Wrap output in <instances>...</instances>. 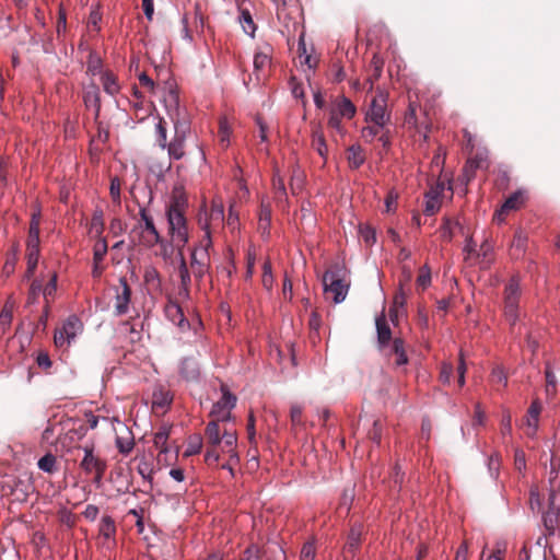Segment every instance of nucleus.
Segmentation results:
<instances>
[{
  "label": "nucleus",
  "mask_w": 560,
  "mask_h": 560,
  "mask_svg": "<svg viewBox=\"0 0 560 560\" xmlns=\"http://www.w3.org/2000/svg\"><path fill=\"white\" fill-rule=\"evenodd\" d=\"M166 107L170 109L172 106L175 107L174 113H170L171 119L174 124L175 135L171 142L167 143L166 149L171 159L180 160L185 155V142L187 135L190 131L189 122L180 118L178 109V95L171 91L167 100Z\"/></svg>",
  "instance_id": "1"
},
{
  "label": "nucleus",
  "mask_w": 560,
  "mask_h": 560,
  "mask_svg": "<svg viewBox=\"0 0 560 560\" xmlns=\"http://www.w3.org/2000/svg\"><path fill=\"white\" fill-rule=\"evenodd\" d=\"M140 220L131 230V234L138 236V243L144 247L152 248L158 244L163 245V240L154 224L152 215L145 208L139 210Z\"/></svg>",
  "instance_id": "2"
},
{
  "label": "nucleus",
  "mask_w": 560,
  "mask_h": 560,
  "mask_svg": "<svg viewBox=\"0 0 560 560\" xmlns=\"http://www.w3.org/2000/svg\"><path fill=\"white\" fill-rule=\"evenodd\" d=\"M168 234L177 252H184L189 241V229L186 215L182 212H167Z\"/></svg>",
  "instance_id": "3"
},
{
  "label": "nucleus",
  "mask_w": 560,
  "mask_h": 560,
  "mask_svg": "<svg viewBox=\"0 0 560 560\" xmlns=\"http://www.w3.org/2000/svg\"><path fill=\"white\" fill-rule=\"evenodd\" d=\"M357 108L354 104L346 96H339L331 104L329 109L328 127L335 129L337 132L342 133L343 127L341 119H351L354 117Z\"/></svg>",
  "instance_id": "4"
},
{
  "label": "nucleus",
  "mask_w": 560,
  "mask_h": 560,
  "mask_svg": "<svg viewBox=\"0 0 560 560\" xmlns=\"http://www.w3.org/2000/svg\"><path fill=\"white\" fill-rule=\"evenodd\" d=\"M339 267L328 269L323 276V285L327 295L331 294L335 303H341L348 293L349 284L341 277Z\"/></svg>",
  "instance_id": "5"
},
{
  "label": "nucleus",
  "mask_w": 560,
  "mask_h": 560,
  "mask_svg": "<svg viewBox=\"0 0 560 560\" xmlns=\"http://www.w3.org/2000/svg\"><path fill=\"white\" fill-rule=\"evenodd\" d=\"M520 298V281L517 278L513 277L504 288V315L511 325H514L518 318Z\"/></svg>",
  "instance_id": "6"
},
{
  "label": "nucleus",
  "mask_w": 560,
  "mask_h": 560,
  "mask_svg": "<svg viewBox=\"0 0 560 560\" xmlns=\"http://www.w3.org/2000/svg\"><path fill=\"white\" fill-rule=\"evenodd\" d=\"M224 222V207L222 201L212 200L210 209L206 206L200 210L198 214V224L200 229H209L214 231L221 228Z\"/></svg>",
  "instance_id": "7"
},
{
  "label": "nucleus",
  "mask_w": 560,
  "mask_h": 560,
  "mask_svg": "<svg viewBox=\"0 0 560 560\" xmlns=\"http://www.w3.org/2000/svg\"><path fill=\"white\" fill-rule=\"evenodd\" d=\"M366 121L380 126L389 124L390 113L387 110V94L384 91L378 90L373 97L366 113Z\"/></svg>",
  "instance_id": "8"
},
{
  "label": "nucleus",
  "mask_w": 560,
  "mask_h": 560,
  "mask_svg": "<svg viewBox=\"0 0 560 560\" xmlns=\"http://www.w3.org/2000/svg\"><path fill=\"white\" fill-rule=\"evenodd\" d=\"M83 451L84 457L80 463V467L88 475L94 474V482L100 483L106 471L107 464L104 459L94 454L93 446L85 445Z\"/></svg>",
  "instance_id": "9"
},
{
  "label": "nucleus",
  "mask_w": 560,
  "mask_h": 560,
  "mask_svg": "<svg viewBox=\"0 0 560 560\" xmlns=\"http://www.w3.org/2000/svg\"><path fill=\"white\" fill-rule=\"evenodd\" d=\"M115 312L117 315H124L129 310L131 299V289L127 282L126 277L119 278V284L115 287Z\"/></svg>",
  "instance_id": "10"
},
{
  "label": "nucleus",
  "mask_w": 560,
  "mask_h": 560,
  "mask_svg": "<svg viewBox=\"0 0 560 560\" xmlns=\"http://www.w3.org/2000/svg\"><path fill=\"white\" fill-rule=\"evenodd\" d=\"M210 256L209 253H198L197 248H192L190 255L189 270L195 279L199 282L203 276L209 271Z\"/></svg>",
  "instance_id": "11"
},
{
  "label": "nucleus",
  "mask_w": 560,
  "mask_h": 560,
  "mask_svg": "<svg viewBox=\"0 0 560 560\" xmlns=\"http://www.w3.org/2000/svg\"><path fill=\"white\" fill-rule=\"evenodd\" d=\"M177 257L179 259L178 276L180 280V284L178 287V296L184 300H188L190 298L191 287L190 270L185 259L184 252H177Z\"/></svg>",
  "instance_id": "12"
},
{
  "label": "nucleus",
  "mask_w": 560,
  "mask_h": 560,
  "mask_svg": "<svg viewBox=\"0 0 560 560\" xmlns=\"http://www.w3.org/2000/svg\"><path fill=\"white\" fill-rule=\"evenodd\" d=\"M38 258H39V240L27 238V243H26L27 269L25 272V278L30 279L33 277L35 269L37 267Z\"/></svg>",
  "instance_id": "13"
},
{
  "label": "nucleus",
  "mask_w": 560,
  "mask_h": 560,
  "mask_svg": "<svg viewBox=\"0 0 560 560\" xmlns=\"http://www.w3.org/2000/svg\"><path fill=\"white\" fill-rule=\"evenodd\" d=\"M376 332H377V343L381 350L385 349L390 340H392V330L385 317V314L382 313L375 319Z\"/></svg>",
  "instance_id": "14"
},
{
  "label": "nucleus",
  "mask_w": 560,
  "mask_h": 560,
  "mask_svg": "<svg viewBox=\"0 0 560 560\" xmlns=\"http://www.w3.org/2000/svg\"><path fill=\"white\" fill-rule=\"evenodd\" d=\"M180 376L188 381H197L200 375L199 363L195 358H184L179 364Z\"/></svg>",
  "instance_id": "15"
},
{
  "label": "nucleus",
  "mask_w": 560,
  "mask_h": 560,
  "mask_svg": "<svg viewBox=\"0 0 560 560\" xmlns=\"http://www.w3.org/2000/svg\"><path fill=\"white\" fill-rule=\"evenodd\" d=\"M107 254V243L105 240L98 241L93 248V270L92 276L94 278L101 277L103 273L104 267L102 266V262Z\"/></svg>",
  "instance_id": "16"
},
{
  "label": "nucleus",
  "mask_w": 560,
  "mask_h": 560,
  "mask_svg": "<svg viewBox=\"0 0 560 560\" xmlns=\"http://www.w3.org/2000/svg\"><path fill=\"white\" fill-rule=\"evenodd\" d=\"M523 203V195L521 192H514L512 194L502 205L499 211L494 214V220L498 222H503L506 214L512 211L516 210L521 207Z\"/></svg>",
  "instance_id": "17"
},
{
  "label": "nucleus",
  "mask_w": 560,
  "mask_h": 560,
  "mask_svg": "<svg viewBox=\"0 0 560 560\" xmlns=\"http://www.w3.org/2000/svg\"><path fill=\"white\" fill-rule=\"evenodd\" d=\"M485 163L486 159L479 154L468 159L463 167L462 182L467 185L470 180H472L476 175V171L483 167Z\"/></svg>",
  "instance_id": "18"
},
{
  "label": "nucleus",
  "mask_w": 560,
  "mask_h": 560,
  "mask_svg": "<svg viewBox=\"0 0 560 560\" xmlns=\"http://www.w3.org/2000/svg\"><path fill=\"white\" fill-rule=\"evenodd\" d=\"M541 411V406L538 400H534L527 410L526 425L527 435H534L538 428V419Z\"/></svg>",
  "instance_id": "19"
},
{
  "label": "nucleus",
  "mask_w": 560,
  "mask_h": 560,
  "mask_svg": "<svg viewBox=\"0 0 560 560\" xmlns=\"http://www.w3.org/2000/svg\"><path fill=\"white\" fill-rule=\"evenodd\" d=\"M312 147L318 153V155L323 158L325 163L327 160L328 148L320 126H317L316 128L313 129Z\"/></svg>",
  "instance_id": "20"
},
{
  "label": "nucleus",
  "mask_w": 560,
  "mask_h": 560,
  "mask_svg": "<svg viewBox=\"0 0 560 560\" xmlns=\"http://www.w3.org/2000/svg\"><path fill=\"white\" fill-rule=\"evenodd\" d=\"M186 208L187 198L185 194L180 189L175 188L172 192L171 201L166 208V213L176 211L185 214Z\"/></svg>",
  "instance_id": "21"
},
{
  "label": "nucleus",
  "mask_w": 560,
  "mask_h": 560,
  "mask_svg": "<svg viewBox=\"0 0 560 560\" xmlns=\"http://www.w3.org/2000/svg\"><path fill=\"white\" fill-rule=\"evenodd\" d=\"M207 444L212 447H219L222 444V433L218 421H210L205 430Z\"/></svg>",
  "instance_id": "22"
},
{
  "label": "nucleus",
  "mask_w": 560,
  "mask_h": 560,
  "mask_svg": "<svg viewBox=\"0 0 560 560\" xmlns=\"http://www.w3.org/2000/svg\"><path fill=\"white\" fill-rule=\"evenodd\" d=\"M548 511L560 513V480H557L556 477L550 478Z\"/></svg>",
  "instance_id": "23"
},
{
  "label": "nucleus",
  "mask_w": 560,
  "mask_h": 560,
  "mask_svg": "<svg viewBox=\"0 0 560 560\" xmlns=\"http://www.w3.org/2000/svg\"><path fill=\"white\" fill-rule=\"evenodd\" d=\"M347 161L350 168L357 170L365 162V154L360 145H351L347 150Z\"/></svg>",
  "instance_id": "24"
},
{
  "label": "nucleus",
  "mask_w": 560,
  "mask_h": 560,
  "mask_svg": "<svg viewBox=\"0 0 560 560\" xmlns=\"http://www.w3.org/2000/svg\"><path fill=\"white\" fill-rule=\"evenodd\" d=\"M222 451L230 454L231 459H238L237 454L235 452V446L237 443V435L235 431L224 430L222 433Z\"/></svg>",
  "instance_id": "25"
},
{
  "label": "nucleus",
  "mask_w": 560,
  "mask_h": 560,
  "mask_svg": "<svg viewBox=\"0 0 560 560\" xmlns=\"http://www.w3.org/2000/svg\"><path fill=\"white\" fill-rule=\"evenodd\" d=\"M389 354L396 355L395 364L397 366L406 365L408 363L404 339L398 337L393 339Z\"/></svg>",
  "instance_id": "26"
},
{
  "label": "nucleus",
  "mask_w": 560,
  "mask_h": 560,
  "mask_svg": "<svg viewBox=\"0 0 560 560\" xmlns=\"http://www.w3.org/2000/svg\"><path fill=\"white\" fill-rule=\"evenodd\" d=\"M271 224V207L261 202L258 214V230L261 234H268Z\"/></svg>",
  "instance_id": "27"
},
{
  "label": "nucleus",
  "mask_w": 560,
  "mask_h": 560,
  "mask_svg": "<svg viewBox=\"0 0 560 560\" xmlns=\"http://www.w3.org/2000/svg\"><path fill=\"white\" fill-rule=\"evenodd\" d=\"M101 81H102L103 89L107 94L114 96L120 91V85L118 83V79L113 72H110V71L104 72L102 74Z\"/></svg>",
  "instance_id": "28"
},
{
  "label": "nucleus",
  "mask_w": 560,
  "mask_h": 560,
  "mask_svg": "<svg viewBox=\"0 0 560 560\" xmlns=\"http://www.w3.org/2000/svg\"><path fill=\"white\" fill-rule=\"evenodd\" d=\"M441 208V198L438 190H430L425 194L424 213L427 215L435 214Z\"/></svg>",
  "instance_id": "29"
},
{
  "label": "nucleus",
  "mask_w": 560,
  "mask_h": 560,
  "mask_svg": "<svg viewBox=\"0 0 560 560\" xmlns=\"http://www.w3.org/2000/svg\"><path fill=\"white\" fill-rule=\"evenodd\" d=\"M383 71V61L377 57L373 56L370 66H369V77L366 82L369 83V89L372 90L374 88L375 81H377Z\"/></svg>",
  "instance_id": "30"
},
{
  "label": "nucleus",
  "mask_w": 560,
  "mask_h": 560,
  "mask_svg": "<svg viewBox=\"0 0 560 560\" xmlns=\"http://www.w3.org/2000/svg\"><path fill=\"white\" fill-rule=\"evenodd\" d=\"M168 434L170 433H168L167 429H162L154 434V440H153L154 446L160 450L158 457H156L159 463H162V455L168 454V447L166 445V442L168 440Z\"/></svg>",
  "instance_id": "31"
},
{
  "label": "nucleus",
  "mask_w": 560,
  "mask_h": 560,
  "mask_svg": "<svg viewBox=\"0 0 560 560\" xmlns=\"http://www.w3.org/2000/svg\"><path fill=\"white\" fill-rule=\"evenodd\" d=\"M166 316L176 325H182L185 320L183 311L177 302L170 301L165 306Z\"/></svg>",
  "instance_id": "32"
},
{
  "label": "nucleus",
  "mask_w": 560,
  "mask_h": 560,
  "mask_svg": "<svg viewBox=\"0 0 560 560\" xmlns=\"http://www.w3.org/2000/svg\"><path fill=\"white\" fill-rule=\"evenodd\" d=\"M81 328L80 319L77 316H70L62 325L61 330L70 340H73Z\"/></svg>",
  "instance_id": "33"
},
{
  "label": "nucleus",
  "mask_w": 560,
  "mask_h": 560,
  "mask_svg": "<svg viewBox=\"0 0 560 560\" xmlns=\"http://www.w3.org/2000/svg\"><path fill=\"white\" fill-rule=\"evenodd\" d=\"M490 383L497 387V390H500V387H506L508 375L502 366L498 365L492 369L490 374Z\"/></svg>",
  "instance_id": "34"
},
{
  "label": "nucleus",
  "mask_w": 560,
  "mask_h": 560,
  "mask_svg": "<svg viewBox=\"0 0 560 560\" xmlns=\"http://www.w3.org/2000/svg\"><path fill=\"white\" fill-rule=\"evenodd\" d=\"M361 534L362 528L361 526H353L348 535L347 546L346 549L348 552L354 553L355 550L359 548L361 544Z\"/></svg>",
  "instance_id": "35"
},
{
  "label": "nucleus",
  "mask_w": 560,
  "mask_h": 560,
  "mask_svg": "<svg viewBox=\"0 0 560 560\" xmlns=\"http://www.w3.org/2000/svg\"><path fill=\"white\" fill-rule=\"evenodd\" d=\"M100 534L106 539L115 536L116 525L115 521L110 516L106 515L102 517L100 523Z\"/></svg>",
  "instance_id": "36"
},
{
  "label": "nucleus",
  "mask_w": 560,
  "mask_h": 560,
  "mask_svg": "<svg viewBox=\"0 0 560 560\" xmlns=\"http://www.w3.org/2000/svg\"><path fill=\"white\" fill-rule=\"evenodd\" d=\"M236 397L228 390H224L222 397L219 401H217L212 409L214 412H219L221 409H230L232 410L235 407Z\"/></svg>",
  "instance_id": "37"
},
{
  "label": "nucleus",
  "mask_w": 560,
  "mask_h": 560,
  "mask_svg": "<svg viewBox=\"0 0 560 560\" xmlns=\"http://www.w3.org/2000/svg\"><path fill=\"white\" fill-rule=\"evenodd\" d=\"M37 466L40 470L48 474H54L58 470L57 458L51 453H48L45 456H43L38 460Z\"/></svg>",
  "instance_id": "38"
},
{
  "label": "nucleus",
  "mask_w": 560,
  "mask_h": 560,
  "mask_svg": "<svg viewBox=\"0 0 560 560\" xmlns=\"http://www.w3.org/2000/svg\"><path fill=\"white\" fill-rule=\"evenodd\" d=\"M527 244V235L522 231L517 230L514 234L513 241H512V250L513 255H521L524 253Z\"/></svg>",
  "instance_id": "39"
},
{
  "label": "nucleus",
  "mask_w": 560,
  "mask_h": 560,
  "mask_svg": "<svg viewBox=\"0 0 560 560\" xmlns=\"http://www.w3.org/2000/svg\"><path fill=\"white\" fill-rule=\"evenodd\" d=\"M202 448V438L200 434H194L188 438L187 448L184 452L185 457L197 455Z\"/></svg>",
  "instance_id": "40"
},
{
  "label": "nucleus",
  "mask_w": 560,
  "mask_h": 560,
  "mask_svg": "<svg viewBox=\"0 0 560 560\" xmlns=\"http://www.w3.org/2000/svg\"><path fill=\"white\" fill-rule=\"evenodd\" d=\"M270 63V56L266 51H258L254 56V70L257 77V80H260L259 72L265 70L267 66Z\"/></svg>",
  "instance_id": "41"
},
{
  "label": "nucleus",
  "mask_w": 560,
  "mask_h": 560,
  "mask_svg": "<svg viewBox=\"0 0 560 560\" xmlns=\"http://www.w3.org/2000/svg\"><path fill=\"white\" fill-rule=\"evenodd\" d=\"M172 402V396L170 392L159 389L153 393V406L158 408L168 407Z\"/></svg>",
  "instance_id": "42"
},
{
  "label": "nucleus",
  "mask_w": 560,
  "mask_h": 560,
  "mask_svg": "<svg viewBox=\"0 0 560 560\" xmlns=\"http://www.w3.org/2000/svg\"><path fill=\"white\" fill-rule=\"evenodd\" d=\"M303 180H304L303 172L300 170L299 166H293L291 182H290V188L292 190V194L295 195L302 189Z\"/></svg>",
  "instance_id": "43"
},
{
  "label": "nucleus",
  "mask_w": 560,
  "mask_h": 560,
  "mask_svg": "<svg viewBox=\"0 0 560 560\" xmlns=\"http://www.w3.org/2000/svg\"><path fill=\"white\" fill-rule=\"evenodd\" d=\"M290 419L292 427H304L303 421V407L299 404H293L290 409Z\"/></svg>",
  "instance_id": "44"
},
{
  "label": "nucleus",
  "mask_w": 560,
  "mask_h": 560,
  "mask_svg": "<svg viewBox=\"0 0 560 560\" xmlns=\"http://www.w3.org/2000/svg\"><path fill=\"white\" fill-rule=\"evenodd\" d=\"M387 127V125L380 126L377 124H372L362 129V137L371 142L375 137H378L382 131Z\"/></svg>",
  "instance_id": "45"
},
{
  "label": "nucleus",
  "mask_w": 560,
  "mask_h": 560,
  "mask_svg": "<svg viewBox=\"0 0 560 560\" xmlns=\"http://www.w3.org/2000/svg\"><path fill=\"white\" fill-rule=\"evenodd\" d=\"M240 20H241V23H242V26H243V30L245 31V33L253 36L255 33V30H256V25L253 21V18H252L249 11L246 9L241 10Z\"/></svg>",
  "instance_id": "46"
},
{
  "label": "nucleus",
  "mask_w": 560,
  "mask_h": 560,
  "mask_svg": "<svg viewBox=\"0 0 560 560\" xmlns=\"http://www.w3.org/2000/svg\"><path fill=\"white\" fill-rule=\"evenodd\" d=\"M545 376H546V392L547 394H555L557 388V378L556 375L552 372L551 365L549 362L546 363L545 369Z\"/></svg>",
  "instance_id": "47"
},
{
  "label": "nucleus",
  "mask_w": 560,
  "mask_h": 560,
  "mask_svg": "<svg viewBox=\"0 0 560 560\" xmlns=\"http://www.w3.org/2000/svg\"><path fill=\"white\" fill-rule=\"evenodd\" d=\"M316 547L314 540L306 541L301 549L300 560H315Z\"/></svg>",
  "instance_id": "48"
},
{
  "label": "nucleus",
  "mask_w": 560,
  "mask_h": 560,
  "mask_svg": "<svg viewBox=\"0 0 560 560\" xmlns=\"http://www.w3.org/2000/svg\"><path fill=\"white\" fill-rule=\"evenodd\" d=\"M322 326L320 316L317 314V312H312L310 319H308V327L311 330V338L314 339L319 338V328Z\"/></svg>",
  "instance_id": "49"
},
{
  "label": "nucleus",
  "mask_w": 560,
  "mask_h": 560,
  "mask_svg": "<svg viewBox=\"0 0 560 560\" xmlns=\"http://www.w3.org/2000/svg\"><path fill=\"white\" fill-rule=\"evenodd\" d=\"M431 284V272L427 265L420 268L417 285L422 290L427 289Z\"/></svg>",
  "instance_id": "50"
},
{
  "label": "nucleus",
  "mask_w": 560,
  "mask_h": 560,
  "mask_svg": "<svg viewBox=\"0 0 560 560\" xmlns=\"http://www.w3.org/2000/svg\"><path fill=\"white\" fill-rule=\"evenodd\" d=\"M156 132H158V143L161 149H166L167 145V130L165 127V120L163 118L160 119L159 124L156 125Z\"/></svg>",
  "instance_id": "51"
},
{
  "label": "nucleus",
  "mask_w": 560,
  "mask_h": 560,
  "mask_svg": "<svg viewBox=\"0 0 560 560\" xmlns=\"http://www.w3.org/2000/svg\"><path fill=\"white\" fill-rule=\"evenodd\" d=\"M205 232V235L199 242V245L196 247L198 253H209V249L212 247V238L211 233L212 230L201 229Z\"/></svg>",
  "instance_id": "52"
},
{
  "label": "nucleus",
  "mask_w": 560,
  "mask_h": 560,
  "mask_svg": "<svg viewBox=\"0 0 560 560\" xmlns=\"http://www.w3.org/2000/svg\"><path fill=\"white\" fill-rule=\"evenodd\" d=\"M57 273L56 272H52L51 273V277L48 281V283L46 284V287L42 290L43 291V294H44V298L46 300V304H49V301L48 299L50 296H54L55 293H56V290H57Z\"/></svg>",
  "instance_id": "53"
},
{
  "label": "nucleus",
  "mask_w": 560,
  "mask_h": 560,
  "mask_svg": "<svg viewBox=\"0 0 560 560\" xmlns=\"http://www.w3.org/2000/svg\"><path fill=\"white\" fill-rule=\"evenodd\" d=\"M560 513L553 512V511H546L544 514V524L546 529L549 532V534H552L555 530V527L558 522V516Z\"/></svg>",
  "instance_id": "54"
},
{
  "label": "nucleus",
  "mask_w": 560,
  "mask_h": 560,
  "mask_svg": "<svg viewBox=\"0 0 560 560\" xmlns=\"http://www.w3.org/2000/svg\"><path fill=\"white\" fill-rule=\"evenodd\" d=\"M43 285L38 280H34L28 290V296L26 305H31L36 302L39 294L43 292Z\"/></svg>",
  "instance_id": "55"
},
{
  "label": "nucleus",
  "mask_w": 560,
  "mask_h": 560,
  "mask_svg": "<svg viewBox=\"0 0 560 560\" xmlns=\"http://www.w3.org/2000/svg\"><path fill=\"white\" fill-rule=\"evenodd\" d=\"M120 187H121V184H120L119 178H117V177L112 178L109 194H110L113 202L116 203L117 206H119L121 202Z\"/></svg>",
  "instance_id": "56"
},
{
  "label": "nucleus",
  "mask_w": 560,
  "mask_h": 560,
  "mask_svg": "<svg viewBox=\"0 0 560 560\" xmlns=\"http://www.w3.org/2000/svg\"><path fill=\"white\" fill-rule=\"evenodd\" d=\"M272 186H273V190H275L277 199H281L282 197L287 196L284 180L280 175H278V174L273 175Z\"/></svg>",
  "instance_id": "57"
},
{
  "label": "nucleus",
  "mask_w": 560,
  "mask_h": 560,
  "mask_svg": "<svg viewBox=\"0 0 560 560\" xmlns=\"http://www.w3.org/2000/svg\"><path fill=\"white\" fill-rule=\"evenodd\" d=\"M138 472L144 480L152 482L153 467L147 460H141L137 467Z\"/></svg>",
  "instance_id": "58"
},
{
  "label": "nucleus",
  "mask_w": 560,
  "mask_h": 560,
  "mask_svg": "<svg viewBox=\"0 0 560 560\" xmlns=\"http://www.w3.org/2000/svg\"><path fill=\"white\" fill-rule=\"evenodd\" d=\"M13 315L9 314L8 311H1L0 313V338L5 335L11 326Z\"/></svg>",
  "instance_id": "59"
},
{
  "label": "nucleus",
  "mask_w": 560,
  "mask_h": 560,
  "mask_svg": "<svg viewBox=\"0 0 560 560\" xmlns=\"http://www.w3.org/2000/svg\"><path fill=\"white\" fill-rule=\"evenodd\" d=\"M133 445L135 443L131 439H124L120 436L116 439V446L121 454H129L133 448Z\"/></svg>",
  "instance_id": "60"
},
{
  "label": "nucleus",
  "mask_w": 560,
  "mask_h": 560,
  "mask_svg": "<svg viewBox=\"0 0 560 560\" xmlns=\"http://www.w3.org/2000/svg\"><path fill=\"white\" fill-rule=\"evenodd\" d=\"M453 225H454V223L448 218H445L443 220V224L440 229V232H441V237L446 242H450L453 238V231H452Z\"/></svg>",
  "instance_id": "61"
},
{
  "label": "nucleus",
  "mask_w": 560,
  "mask_h": 560,
  "mask_svg": "<svg viewBox=\"0 0 560 560\" xmlns=\"http://www.w3.org/2000/svg\"><path fill=\"white\" fill-rule=\"evenodd\" d=\"M368 436L371 441L380 444L382 438V423L380 420H374L372 429L369 431Z\"/></svg>",
  "instance_id": "62"
},
{
  "label": "nucleus",
  "mask_w": 560,
  "mask_h": 560,
  "mask_svg": "<svg viewBox=\"0 0 560 560\" xmlns=\"http://www.w3.org/2000/svg\"><path fill=\"white\" fill-rule=\"evenodd\" d=\"M417 122L416 105L410 103L405 115V124L408 128H417Z\"/></svg>",
  "instance_id": "63"
},
{
  "label": "nucleus",
  "mask_w": 560,
  "mask_h": 560,
  "mask_svg": "<svg viewBox=\"0 0 560 560\" xmlns=\"http://www.w3.org/2000/svg\"><path fill=\"white\" fill-rule=\"evenodd\" d=\"M27 238L39 240V214L32 215Z\"/></svg>",
  "instance_id": "64"
}]
</instances>
